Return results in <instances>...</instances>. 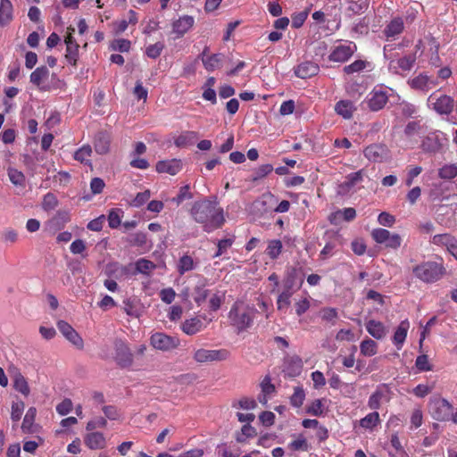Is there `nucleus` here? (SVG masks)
I'll use <instances>...</instances> for the list:
<instances>
[{"instance_id":"8","label":"nucleus","mask_w":457,"mask_h":457,"mask_svg":"<svg viewBox=\"0 0 457 457\" xmlns=\"http://www.w3.org/2000/svg\"><path fill=\"white\" fill-rule=\"evenodd\" d=\"M229 353L225 349L210 350L199 348L194 352L193 358L196 362L219 361L228 359Z\"/></svg>"},{"instance_id":"15","label":"nucleus","mask_w":457,"mask_h":457,"mask_svg":"<svg viewBox=\"0 0 457 457\" xmlns=\"http://www.w3.org/2000/svg\"><path fill=\"white\" fill-rule=\"evenodd\" d=\"M57 328L62 336L78 348L83 347V339L79 333L65 320H58Z\"/></svg>"},{"instance_id":"50","label":"nucleus","mask_w":457,"mask_h":457,"mask_svg":"<svg viewBox=\"0 0 457 457\" xmlns=\"http://www.w3.org/2000/svg\"><path fill=\"white\" fill-rule=\"evenodd\" d=\"M36 414H37V410L35 407L29 408V410L27 411V412L25 414V417L23 419L22 425H21V428L23 431H25V432L31 431V428L34 423Z\"/></svg>"},{"instance_id":"58","label":"nucleus","mask_w":457,"mask_h":457,"mask_svg":"<svg viewBox=\"0 0 457 457\" xmlns=\"http://www.w3.org/2000/svg\"><path fill=\"white\" fill-rule=\"evenodd\" d=\"M163 48L164 44L162 42H157L154 45H150L149 46H147L145 54L149 58L156 59L161 55Z\"/></svg>"},{"instance_id":"4","label":"nucleus","mask_w":457,"mask_h":457,"mask_svg":"<svg viewBox=\"0 0 457 457\" xmlns=\"http://www.w3.org/2000/svg\"><path fill=\"white\" fill-rule=\"evenodd\" d=\"M362 152L370 162L383 163L390 162L392 159L390 149L382 143L370 144L364 147Z\"/></svg>"},{"instance_id":"28","label":"nucleus","mask_w":457,"mask_h":457,"mask_svg":"<svg viewBox=\"0 0 457 457\" xmlns=\"http://www.w3.org/2000/svg\"><path fill=\"white\" fill-rule=\"evenodd\" d=\"M319 66L312 62H303L300 63L295 73L297 77L306 79L316 75L319 72Z\"/></svg>"},{"instance_id":"1","label":"nucleus","mask_w":457,"mask_h":457,"mask_svg":"<svg viewBox=\"0 0 457 457\" xmlns=\"http://www.w3.org/2000/svg\"><path fill=\"white\" fill-rule=\"evenodd\" d=\"M190 214L195 222L203 225L206 232L217 229L224 222L223 211L209 200L195 202Z\"/></svg>"},{"instance_id":"61","label":"nucleus","mask_w":457,"mask_h":457,"mask_svg":"<svg viewBox=\"0 0 457 457\" xmlns=\"http://www.w3.org/2000/svg\"><path fill=\"white\" fill-rule=\"evenodd\" d=\"M383 397V393L380 390H376L368 400V406L370 409L376 410L379 409L381 404V400Z\"/></svg>"},{"instance_id":"34","label":"nucleus","mask_w":457,"mask_h":457,"mask_svg":"<svg viewBox=\"0 0 457 457\" xmlns=\"http://www.w3.org/2000/svg\"><path fill=\"white\" fill-rule=\"evenodd\" d=\"M13 387L25 396H28L30 393L27 379L20 372H16L13 376Z\"/></svg>"},{"instance_id":"7","label":"nucleus","mask_w":457,"mask_h":457,"mask_svg":"<svg viewBox=\"0 0 457 457\" xmlns=\"http://www.w3.org/2000/svg\"><path fill=\"white\" fill-rule=\"evenodd\" d=\"M428 104L438 114H450L453 110L454 101L446 95L432 94L428 99Z\"/></svg>"},{"instance_id":"32","label":"nucleus","mask_w":457,"mask_h":457,"mask_svg":"<svg viewBox=\"0 0 457 457\" xmlns=\"http://www.w3.org/2000/svg\"><path fill=\"white\" fill-rule=\"evenodd\" d=\"M92 153L93 151L91 145L86 144L75 151L73 158L81 163L91 166L92 162L90 161V157L92 155Z\"/></svg>"},{"instance_id":"55","label":"nucleus","mask_w":457,"mask_h":457,"mask_svg":"<svg viewBox=\"0 0 457 457\" xmlns=\"http://www.w3.org/2000/svg\"><path fill=\"white\" fill-rule=\"evenodd\" d=\"M368 62L362 60L354 61L353 63L344 67V72L346 74H353L363 71L367 67Z\"/></svg>"},{"instance_id":"26","label":"nucleus","mask_w":457,"mask_h":457,"mask_svg":"<svg viewBox=\"0 0 457 457\" xmlns=\"http://www.w3.org/2000/svg\"><path fill=\"white\" fill-rule=\"evenodd\" d=\"M366 330L375 339H382L386 337L387 329L386 326L378 320H370L365 324Z\"/></svg>"},{"instance_id":"31","label":"nucleus","mask_w":457,"mask_h":457,"mask_svg":"<svg viewBox=\"0 0 457 457\" xmlns=\"http://www.w3.org/2000/svg\"><path fill=\"white\" fill-rule=\"evenodd\" d=\"M409 83L412 88L420 90H428L436 85V83L426 74H420L413 78Z\"/></svg>"},{"instance_id":"54","label":"nucleus","mask_w":457,"mask_h":457,"mask_svg":"<svg viewBox=\"0 0 457 457\" xmlns=\"http://www.w3.org/2000/svg\"><path fill=\"white\" fill-rule=\"evenodd\" d=\"M193 195L190 192V187L188 185H185L179 188V194L176 197H173L171 201L177 205H179L183 201L191 199Z\"/></svg>"},{"instance_id":"10","label":"nucleus","mask_w":457,"mask_h":457,"mask_svg":"<svg viewBox=\"0 0 457 457\" xmlns=\"http://www.w3.org/2000/svg\"><path fill=\"white\" fill-rule=\"evenodd\" d=\"M362 170L348 174L343 182L338 184L337 193L340 195H347L355 192L356 186L363 180Z\"/></svg>"},{"instance_id":"57","label":"nucleus","mask_w":457,"mask_h":457,"mask_svg":"<svg viewBox=\"0 0 457 457\" xmlns=\"http://www.w3.org/2000/svg\"><path fill=\"white\" fill-rule=\"evenodd\" d=\"M58 205V200L56 196L52 193H47L42 202V208L45 211H52L55 209Z\"/></svg>"},{"instance_id":"5","label":"nucleus","mask_w":457,"mask_h":457,"mask_svg":"<svg viewBox=\"0 0 457 457\" xmlns=\"http://www.w3.org/2000/svg\"><path fill=\"white\" fill-rule=\"evenodd\" d=\"M372 239L379 245H384L386 248L396 250L401 246L402 237L396 233H391L386 228H374L371 231Z\"/></svg>"},{"instance_id":"35","label":"nucleus","mask_w":457,"mask_h":457,"mask_svg":"<svg viewBox=\"0 0 457 457\" xmlns=\"http://www.w3.org/2000/svg\"><path fill=\"white\" fill-rule=\"evenodd\" d=\"M12 4L9 0H1L0 3V24L5 25L12 20Z\"/></svg>"},{"instance_id":"21","label":"nucleus","mask_w":457,"mask_h":457,"mask_svg":"<svg viewBox=\"0 0 457 457\" xmlns=\"http://www.w3.org/2000/svg\"><path fill=\"white\" fill-rule=\"evenodd\" d=\"M195 19L189 15H184L172 22V33L177 37L184 36L194 26Z\"/></svg>"},{"instance_id":"17","label":"nucleus","mask_w":457,"mask_h":457,"mask_svg":"<svg viewBox=\"0 0 457 457\" xmlns=\"http://www.w3.org/2000/svg\"><path fill=\"white\" fill-rule=\"evenodd\" d=\"M451 187H454V194L457 195V184H449L445 181L435 182L431 185L429 196L433 200L447 199L450 196L448 191Z\"/></svg>"},{"instance_id":"62","label":"nucleus","mask_w":457,"mask_h":457,"mask_svg":"<svg viewBox=\"0 0 457 457\" xmlns=\"http://www.w3.org/2000/svg\"><path fill=\"white\" fill-rule=\"evenodd\" d=\"M454 237L450 234H438L435 235L432 238V243L436 245H445L447 246L453 242Z\"/></svg>"},{"instance_id":"63","label":"nucleus","mask_w":457,"mask_h":457,"mask_svg":"<svg viewBox=\"0 0 457 457\" xmlns=\"http://www.w3.org/2000/svg\"><path fill=\"white\" fill-rule=\"evenodd\" d=\"M24 411V403L21 401L14 402L12 404L11 418L13 421L20 420Z\"/></svg>"},{"instance_id":"40","label":"nucleus","mask_w":457,"mask_h":457,"mask_svg":"<svg viewBox=\"0 0 457 457\" xmlns=\"http://www.w3.org/2000/svg\"><path fill=\"white\" fill-rule=\"evenodd\" d=\"M202 61L204 68L209 71H212L220 67L222 58L220 54L204 55Z\"/></svg>"},{"instance_id":"19","label":"nucleus","mask_w":457,"mask_h":457,"mask_svg":"<svg viewBox=\"0 0 457 457\" xmlns=\"http://www.w3.org/2000/svg\"><path fill=\"white\" fill-rule=\"evenodd\" d=\"M111 135L106 131H99L94 137V149L98 154H106L110 151Z\"/></svg>"},{"instance_id":"59","label":"nucleus","mask_w":457,"mask_h":457,"mask_svg":"<svg viewBox=\"0 0 457 457\" xmlns=\"http://www.w3.org/2000/svg\"><path fill=\"white\" fill-rule=\"evenodd\" d=\"M131 46V43L128 39L119 38L115 39L111 43V48L114 51L119 52H129Z\"/></svg>"},{"instance_id":"27","label":"nucleus","mask_w":457,"mask_h":457,"mask_svg":"<svg viewBox=\"0 0 457 457\" xmlns=\"http://www.w3.org/2000/svg\"><path fill=\"white\" fill-rule=\"evenodd\" d=\"M303 370V361L298 356H293L286 360L284 372L288 377H297Z\"/></svg>"},{"instance_id":"64","label":"nucleus","mask_w":457,"mask_h":457,"mask_svg":"<svg viewBox=\"0 0 457 457\" xmlns=\"http://www.w3.org/2000/svg\"><path fill=\"white\" fill-rule=\"evenodd\" d=\"M159 295H160L161 300L167 304L171 303L176 297V292L171 287H167V288L162 289L160 291Z\"/></svg>"},{"instance_id":"20","label":"nucleus","mask_w":457,"mask_h":457,"mask_svg":"<svg viewBox=\"0 0 457 457\" xmlns=\"http://www.w3.org/2000/svg\"><path fill=\"white\" fill-rule=\"evenodd\" d=\"M84 443L91 450L104 449L107 445L104 435L97 431H89L84 437Z\"/></svg>"},{"instance_id":"9","label":"nucleus","mask_w":457,"mask_h":457,"mask_svg":"<svg viewBox=\"0 0 457 457\" xmlns=\"http://www.w3.org/2000/svg\"><path fill=\"white\" fill-rule=\"evenodd\" d=\"M357 50L353 42L346 41L344 44L335 46L329 54V60L337 62H346Z\"/></svg>"},{"instance_id":"60","label":"nucleus","mask_w":457,"mask_h":457,"mask_svg":"<svg viewBox=\"0 0 457 457\" xmlns=\"http://www.w3.org/2000/svg\"><path fill=\"white\" fill-rule=\"evenodd\" d=\"M151 197L150 190H145L144 192H140L137 194L135 198L130 202V205L136 208L142 206L145 204L149 198Z\"/></svg>"},{"instance_id":"37","label":"nucleus","mask_w":457,"mask_h":457,"mask_svg":"<svg viewBox=\"0 0 457 457\" xmlns=\"http://www.w3.org/2000/svg\"><path fill=\"white\" fill-rule=\"evenodd\" d=\"M438 177L442 179H457V162L443 165L438 170Z\"/></svg>"},{"instance_id":"11","label":"nucleus","mask_w":457,"mask_h":457,"mask_svg":"<svg viewBox=\"0 0 457 457\" xmlns=\"http://www.w3.org/2000/svg\"><path fill=\"white\" fill-rule=\"evenodd\" d=\"M151 345L161 351H170L179 345L178 337L168 336L164 333H155L151 337Z\"/></svg>"},{"instance_id":"3","label":"nucleus","mask_w":457,"mask_h":457,"mask_svg":"<svg viewBox=\"0 0 457 457\" xmlns=\"http://www.w3.org/2000/svg\"><path fill=\"white\" fill-rule=\"evenodd\" d=\"M413 273L420 280L430 283L441 278L445 273V268L440 263L426 262L417 265L413 269Z\"/></svg>"},{"instance_id":"6","label":"nucleus","mask_w":457,"mask_h":457,"mask_svg":"<svg viewBox=\"0 0 457 457\" xmlns=\"http://www.w3.org/2000/svg\"><path fill=\"white\" fill-rule=\"evenodd\" d=\"M428 409L431 416L439 421L450 420L453 406L444 398H435L430 400Z\"/></svg>"},{"instance_id":"49","label":"nucleus","mask_w":457,"mask_h":457,"mask_svg":"<svg viewBox=\"0 0 457 457\" xmlns=\"http://www.w3.org/2000/svg\"><path fill=\"white\" fill-rule=\"evenodd\" d=\"M8 177L10 181L17 187H24L25 185V176L24 174L14 168L8 169Z\"/></svg>"},{"instance_id":"53","label":"nucleus","mask_w":457,"mask_h":457,"mask_svg":"<svg viewBox=\"0 0 457 457\" xmlns=\"http://www.w3.org/2000/svg\"><path fill=\"white\" fill-rule=\"evenodd\" d=\"M311 307V300L309 297H301L295 302V310L297 316H302Z\"/></svg>"},{"instance_id":"22","label":"nucleus","mask_w":457,"mask_h":457,"mask_svg":"<svg viewBox=\"0 0 457 457\" xmlns=\"http://www.w3.org/2000/svg\"><path fill=\"white\" fill-rule=\"evenodd\" d=\"M49 77V70L46 66L37 68L30 74V82L37 86L40 90L46 91L49 89V86L46 84V80Z\"/></svg>"},{"instance_id":"25","label":"nucleus","mask_w":457,"mask_h":457,"mask_svg":"<svg viewBox=\"0 0 457 457\" xmlns=\"http://www.w3.org/2000/svg\"><path fill=\"white\" fill-rule=\"evenodd\" d=\"M416 61L415 54H409L400 59L397 60L396 62L392 61L389 64V69L393 70L395 72H399L398 69L403 71H411Z\"/></svg>"},{"instance_id":"33","label":"nucleus","mask_w":457,"mask_h":457,"mask_svg":"<svg viewBox=\"0 0 457 457\" xmlns=\"http://www.w3.org/2000/svg\"><path fill=\"white\" fill-rule=\"evenodd\" d=\"M192 296L198 306L202 305L205 302L208 296V289L206 288V283L204 280H200L197 285H195Z\"/></svg>"},{"instance_id":"2","label":"nucleus","mask_w":457,"mask_h":457,"mask_svg":"<svg viewBox=\"0 0 457 457\" xmlns=\"http://www.w3.org/2000/svg\"><path fill=\"white\" fill-rule=\"evenodd\" d=\"M257 310L253 305L237 301L231 306L228 319L229 325L240 334L253 326Z\"/></svg>"},{"instance_id":"38","label":"nucleus","mask_w":457,"mask_h":457,"mask_svg":"<svg viewBox=\"0 0 457 457\" xmlns=\"http://www.w3.org/2000/svg\"><path fill=\"white\" fill-rule=\"evenodd\" d=\"M403 30V21L401 18L392 20L385 29V34L387 37L399 35Z\"/></svg>"},{"instance_id":"36","label":"nucleus","mask_w":457,"mask_h":457,"mask_svg":"<svg viewBox=\"0 0 457 457\" xmlns=\"http://www.w3.org/2000/svg\"><path fill=\"white\" fill-rule=\"evenodd\" d=\"M326 399H316L306 407V412L312 416H322L325 413Z\"/></svg>"},{"instance_id":"13","label":"nucleus","mask_w":457,"mask_h":457,"mask_svg":"<svg viewBox=\"0 0 457 457\" xmlns=\"http://www.w3.org/2000/svg\"><path fill=\"white\" fill-rule=\"evenodd\" d=\"M75 32V29L72 27H68L67 35L65 37L64 42L66 45V54L65 58L67 62L75 66L79 57V45L77 44L75 38L73 37V33Z\"/></svg>"},{"instance_id":"41","label":"nucleus","mask_w":457,"mask_h":457,"mask_svg":"<svg viewBox=\"0 0 457 457\" xmlns=\"http://www.w3.org/2000/svg\"><path fill=\"white\" fill-rule=\"evenodd\" d=\"M293 293L287 289L279 294L277 299V308L280 312H286L291 304V297Z\"/></svg>"},{"instance_id":"56","label":"nucleus","mask_w":457,"mask_h":457,"mask_svg":"<svg viewBox=\"0 0 457 457\" xmlns=\"http://www.w3.org/2000/svg\"><path fill=\"white\" fill-rule=\"evenodd\" d=\"M337 316V311L335 308L327 307L320 310L321 319L330 322L332 325L336 324Z\"/></svg>"},{"instance_id":"47","label":"nucleus","mask_w":457,"mask_h":457,"mask_svg":"<svg viewBox=\"0 0 457 457\" xmlns=\"http://www.w3.org/2000/svg\"><path fill=\"white\" fill-rule=\"evenodd\" d=\"M123 211L121 209H112L108 213V225L112 228H117L121 222Z\"/></svg>"},{"instance_id":"48","label":"nucleus","mask_w":457,"mask_h":457,"mask_svg":"<svg viewBox=\"0 0 457 457\" xmlns=\"http://www.w3.org/2000/svg\"><path fill=\"white\" fill-rule=\"evenodd\" d=\"M305 399V391L302 386H295L294 393L290 397V403L295 408H299L303 405Z\"/></svg>"},{"instance_id":"39","label":"nucleus","mask_w":457,"mask_h":457,"mask_svg":"<svg viewBox=\"0 0 457 457\" xmlns=\"http://www.w3.org/2000/svg\"><path fill=\"white\" fill-rule=\"evenodd\" d=\"M360 351L363 356H374L378 353V344L370 339H364L360 345Z\"/></svg>"},{"instance_id":"12","label":"nucleus","mask_w":457,"mask_h":457,"mask_svg":"<svg viewBox=\"0 0 457 457\" xmlns=\"http://www.w3.org/2000/svg\"><path fill=\"white\" fill-rule=\"evenodd\" d=\"M115 359L118 364L123 368H127L133 363V354L129 345L122 340L114 342Z\"/></svg>"},{"instance_id":"52","label":"nucleus","mask_w":457,"mask_h":457,"mask_svg":"<svg viewBox=\"0 0 457 457\" xmlns=\"http://www.w3.org/2000/svg\"><path fill=\"white\" fill-rule=\"evenodd\" d=\"M155 264L146 259H139L136 262V270L137 272L142 274H149L152 270L155 269Z\"/></svg>"},{"instance_id":"42","label":"nucleus","mask_w":457,"mask_h":457,"mask_svg":"<svg viewBox=\"0 0 457 457\" xmlns=\"http://www.w3.org/2000/svg\"><path fill=\"white\" fill-rule=\"evenodd\" d=\"M261 387L262 395L259 396V401L265 404L268 401L267 397L274 393L275 386L271 384L270 378L266 377L262 380Z\"/></svg>"},{"instance_id":"16","label":"nucleus","mask_w":457,"mask_h":457,"mask_svg":"<svg viewBox=\"0 0 457 457\" xmlns=\"http://www.w3.org/2000/svg\"><path fill=\"white\" fill-rule=\"evenodd\" d=\"M274 201V195L264 194L252 204L251 212L255 215L262 216L272 210Z\"/></svg>"},{"instance_id":"18","label":"nucleus","mask_w":457,"mask_h":457,"mask_svg":"<svg viewBox=\"0 0 457 457\" xmlns=\"http://www.w3.org/2000/svg\"><path fill=\"white\" fill-rule=\"evenodd\" d=\"M155 169L159 173H167L174 176L182 170V162L179 159L159 161L155 165Z\"/></svg>"},{"instance_id":"44","label":"nucleus","mask_w":457,"mask_h":457,"mask_svg":"<svg viewBox=\"0 0 457 457\" xmlns=\"http://www.w3.org/2000/svg\"><path fill=\"white\" fill-rule=\"evenodd\" d=\"M335 111L337 114H352L356 108L352 101L341 100L336 104Z\"/></svg>"},{"instance_id":"45","label":"nucleus","mask_w":457,"mask_h":457,"mask_svg":"<svg viewBox=\"0 0 457 457\" xmlns=\"http://www.w3.org/2000/svg\"><path fill=\"white\" fill-rule=\"evenodd\" d=\"M282 243L278 239H273L269 241L266 249L267 254L272 259H277L282 252Z\"/></svg>"},{"instance_id":"23","label":"nucleus","mask_w":457,"mask_h":457,"mask_svg":"<svg viewBox=\"0 0 457 457\" xmlns=\"http://www.w3.org/2000/svg\"><path fill=\"white\" fill-rule=\"evenodd\" d=\"M409 328L410 322L408 320H402L396 328L392 341L397 350H401L403 348Z\"/></svg>"},{"instance_id":"51","label":"nucleus","mask_w":457,"mask_h":457,"mask_svg":"<svg viewBox=\"0 0 457 457\" xmlns=\"http://www.w3.org/2000/svg\"><path fill=\"white\" fill-rule=\"evenodd\" d=\"M404 135L407 137H412L414 136H418L419 137H422L425 135V130L417 122H410L406 126V128L404 129Z\"/></svg>"},{"instance_id":"29","label":"nucleus","mask_w":457,"mask_h":457,"mask_svg":"<svg viewBox=\"0 0 457 457\" xmlns=\"http://www.w3.org/2000/svg\"><path fill=\"white\" fill-rule=\"evenodd\" d=\"M203 328V322L198 318L187 319L181 324L182 331L188 336L195 335L200 332Z\"/></svg>"},{"instance_id":"46","label":"nucleus","mask_w":457,"mask_h":457,"mask_svg":"<svg viewBox=\"0 0 457 457\" xmlns=\"http://www.w3.org/2000/svg\"><path fill=\"white\" fill-rule=\"evenodd\" d=\"M456 210H457V204L451 205V206L440 205L436 209V219H437L438 222H440L442 224L448 225L449 220H445L443 216L447 215V214H454Z\"/></svg>"},{"instance_id":"30","label":"nucleus","mask_w":457,"mask_h":457,"mask_svg":"<svg viewBox=\"0 0 457 457\" xmlns=\"http://www.w3.org/2000/svg\"><path fill=\"white\" fill-rule=\"evenodd\" d=\"M421 147L425 152L435 153L441 148V143L436 133H430L422 140Z\"/></svg>"},{"instance_id":"43","label":"nucleus","mask_w":457,"mask_h":457,"mask_svg":"<svg viewBox=\"0 0 457 457\" xmlns=\"http://www.w3.org/2000/svg\"><path fill=\"white\" fill-rule=\"evenodd\" d=\"M195 269V262L191 256L183 255L178 262V271L180 275L193 270Z\"/></svg>"},{"instance_id":"14","label":"nucleus","mask_w":457,"mask_h":457,"mask_svg":"<svg viewBox=\"0 0 457 457\" xmlns=\"http://www.w3.org/2000/svg\"><path fill=\"white\" fill-rule=\"evenodd\" d=\"M387 94L382 87H375L367 98V104L370 111L381 110L387 102Z\"/></svg>"},{"instance_id":"24","label":"nucleus","mask_w":457,"mask_h":457,"mask_svg":"<svg viewBox=\"0 0 457 457\" xmlns=\"http://www.w3.org/2000/svg\"><path fill=\"white\" fill-rule=\"evenodd\" d=\"M380 417L378 411L368 413L365 417L359 420V428L367 432H373L380 424Z\"/></svg>"}]
</instances>
